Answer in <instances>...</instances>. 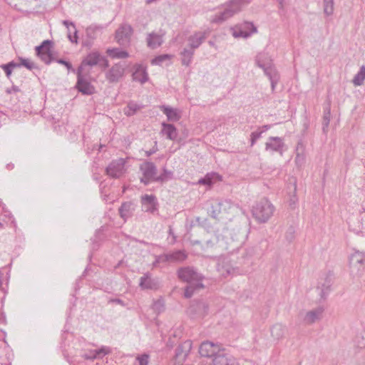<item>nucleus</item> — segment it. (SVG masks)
<instances>
[{
    "instance_id": "1",
    "label": "nucleus",
    "mask_w": 365,
    "mask_h": 365,
    "mask_svg": "<svg viewBox=\"0 0 365 365\" xmlns=\"http://www.w3.org/2000/svg\"><path fill=\"white\" fill-rule=\"evenodd\" d=\"M274 210V205L267 198H263L252 207V213L258 222L265 223L273 215Z\"/></svg>"
},
{
    "instance_id": "2",
    "label": "nucleus",
    "mask_w": 365,
    "mask_h": 365,
    "mask_svg": "<svg viewBox=\"0 0 365 365\" xmlns=\"http://www.w3.org/2000/svg\"><path fill=\"white\" fill-rule=\"evenodd\" d=\"M178 277L183 282L188 284L196 283V287H203L202 281L203 276L193 267H183L178 270Z\"/></svg>"
},
{
    "instance_id": "3",
    "label": "nucleus",
    "mask_w": 365,
    "mask_h": 365,
    "mask_svg": "<svg viewBox=\"0 0 365 365\" xmlns=\"http://www.w3.org/2000/svg\"><path fill=\"white\" fill-rule=\"evenodd\" d=\"M140 170L143 174L140 182L145 185H149L152 182H155V178H158V169L154 163L145 161L140 165Z\"/></svg>"
},
{
    "instance_id": "4",
    "label": "nucleus",
    "mask_w": 365,
    "mask_h": 365,
    "mask_svg": "<svg viewBox=\"0 0 365 365\" xmlns=\"http://www.w3.org/2000/svg\"><path fill=\"white\" fill-rule=\"evenodd\" d=\"M125 159L122 158L112 160L106 168V175L112 178H120L125 173Z\"/></svg>"
},
{
    "instance_id": "5",
    "label": "nucleus",
    "mask_w": 365,
    "mask_h": 365,
    "mask_svg": "<svg viewBox=\"0 0 365 365\" xmlns=\"http://www.w3.org/2000/svg\"><path fill=\"white\" fill-rule=\"evenodd\" d=\"M265 150L271 153H277L281 156L287 150L284 138L280 137H269L265 143Z\"/></svg>"
},
{
    "instance_id": "6",
    "label": "nucleus",
    "mask_w": 365,
    "mask_h": 365,
    "mask_svg": "<svg viewBox=\"0 0 365 365\" xmlns=\"http://www.w3.org/2000/svg\"><path fill=\"white\" fill-rule=\"evenodd\" d=\"M133 28L128 24H123L115 31V38L120 46H125L130 44Z\"/></svg>"
},
{
    "instance_id": "7",
    "label": "nucleus",
    "mask_w": 365,
    "mask_h": 365,
    "mask_svg": "<svg viewBox=\"0 0 365 365\" xmlns=\"http://www.w3.org/2000/svg\"><path fill=\"white\" fill-rule=\"evenodd\" d=\"M365 253L356 252L350 257L349 263L351 272L354 276L359 277L364 272V261Z\"/></svg>"
},
{
    "instance_id": "8",
    "label": "nucleus",
    "mask_w": 365,
    "mask_h": 365,
    "mask_svg": "<svg viewBox=\"0 0 365 365\" xmlns=\"http://www.w3.org/2000/svg\"><path fill=\"white\" fill-rule=\"evenodd\" d=\"M77 83L76 85L78 91L83 95H92L95 92V88L88 81L82 74V66H79L76 71Z\"/></svg>"
},
{
    "instance_id": "9",
    "label": "nucleus",
    "mask_w": 365,
    "mask_h": 365,
    "mask_svg": "<svg viewBox=\"0 0 365 365\" xmlns=\"http://www.w3.org/2000/svg\"><path fill=\"white\" fill-rule=\"evenodd\" d=\"M51 44V41L45 40L41 43V45L36 46L35 48L36 55L46 64H49L51 61H54V58L50 51Z\"/></svg>"
},
{
    "instance_id": "10",
    "label": "nucleus",
    "mask_w": 365,
    "mask_h": 365,
    "mask_svg": "<svg viewBox=\"0 0 365 365\" xmlns=\"http://www.w3.org/2000/svg\"><path fill=\"white\" fill-rule=\"evenodd\" d=\"M231 206L230 201L215 200L211 202L208 212L212 217L216 219L221 213L227 212L231 208Z\"/></svg>"
},
{
    "instance_id": "11",
    "label": "nucleus",
    "mask_w": 365,
    "mask_h": 365,
    "mask_svg": "<svg viewBox=\"0 0 365 365\" xmlns=\"http://www.w3.org/2000/svg\"><path fill=\"white\" fill-rule=\"evenodd\" d=\"M334 282V274L328 272L323 274L319 279L317 289H320V296L325 298L330 291V287Z\"/></svg>"
},
{
    "instance_id": "12",
    "label": "nucleus",
    "mask_w": 365,
    "mask_h": 365,
    "mask_svg": "<svg viewBox=\"0 0 365 365\" xmlns=\"http://www.w3.org/2000/svg\"><path fill=\"white\" fill-rule=\"evenodd\" d=\"M208 306L204 301H194L187 308V313L192 318L202 317L207 314Z\"/></svg>"
},
{
    "instance_id": "13",
    "label": "nucleus",
    "mask_w": 365,
    "mask_h": 365,
    "mask_svg": "<svg viewBox=\"0 0 365 365\" xmlns=\"http://www.w3.org/2000/svg\"><path fill=\"white\" fill-rule=\"evenodd\" d=\"M238 13L237 11L230 3L226 4V7L222 11L215 14L211 19L210 21L213 24H220L225 21L230 17L233 16L235 14Z\"/></svg>"
},
{
    "instance_id": "14",
    "label": "nucleus",
    "mask_w": 365,
    "mask_h": 365,
    "mask_svg": "<svg viewBox=\"0 0 365 365\" xmlns=\"http://www.w3.org/2000/svg\"><path fill=\"white\" fill-rule=\"evenodd\" d=\"M219 345L211 341H204L199 347V353L201 356L213 359L220 351Z\"/></svg>"
},
{
    "instance_id": "15",
    "label": "nucleus",
    "mask_w": 365,
    "mask_h": 365,
    "mask_svg": "<svg viewBox=\"0 0 365 365\" xmlns=\"http://www.w3.org/2000/svg\"><path fill=\"white\" fill-rule=\"evenodd\" d=\"M210 34V31L209 29L194 33L187 38L189 47L193 50L199 48L202 42L208 37Z\"/></svg>"
},
{
    "instance_id": "16",
    "label": "nucleus",
    "mask_w": 365,
    "mask_h": 365,
    "mask_svg": "<svg viewBox=\"0 0 365 365\" xmlns=\"http://www.w3.org/2000/svg\"><path fill=\"white\" fill-rule=\"evenodd\" d=\"M212 365H238L236 359L227 354L225 349L220 351L212 359Z\"/></svg>"
},
{
    "instance_id": "17",
    "label": "nucleus",
    "mask_w": 365,
    "mask_h": 365,
    "mask_svg": "<svg viewBox=\"0 0 365 365\" xmlns=\"http://www.w3.org/2000/svg\"><path fill=\"white\" fill-rule=\"evenodd\" d=\"M139 286L142 289L155 290L160 287V282L157 278H153L149 272L140 278Z\"/></svg>"
},
{
    "instance_id": "18",
    "label": "nucleus",
    "mask_w": 365,
    "mask_h": 365,
    "mask_svg": "<svg viewBox=\"0 0 365 365\" xmlns=\"http://www.w3.org/2000/svg\"><path fill=\"white\" fill-rule=\"evenodd\" d=\"M256 63L264 71V74L276 71L272 60L266 53L258 54L256 57Z\"/></svg>"
},
{
    "instance_id": "19",
    "label": "nucleus",
    "mask_w": 365,
    "mask_h": 365,
    "mask_svg": "<svg viewBox=\"0 0 365 365\" xmlns=\"http://www.w3.org/2000/svg\"><path fill=\"white\" fill-rule=\"evenodd\" d=\"M125 69L120 63L114 64L106 73V78L109 83L118 82L123 76Z\"/></svg>"
},
{
    "instance_id": "20",
    "label": "nucleus",
    "mask_w": 365,
    "mask_h": 365,
    "mask_svg": "<svg viewBox=\"0 0 365 365\" xmlns=\"http://www.w3.org/2000/svg\"><path fill=\"white\" fill-rule=\"evenodd\" d=\"M142 210L145 212L155 213L158 211V202L155 195H145L141 197Z\"/></svg>"
},
{
    "instance_id": "21",
    "label": "nucleus",
    "mask_w": 365,
    "mask_h": 365,
    "mask_svg": "<svg viewBox=\"0 0 365 365\" xmlns=\"http://www.w3.org/2000/svg\"><path fill=\"white\" fill-rule=\"evenodd\" d=\"M159 108L167 116L168 121L177 122L181 118V112L177 108H173L165 105H162Z\"/></svg>"
},
{
    "instance_id": "22",
    "label": "nucleus",
    "mask_w": 365,
    "mask_h": 365,
    "mask_svg": "<svg viewBox=\"0 0 365 365\" xmlns=\"http://www.w3.org/2000/svg\"><path fill=\"white\" fill-rule=\"evenodd\" d=\"M110 347L103 346L98 349L88 351L84 354V358L90 360L102 359L104 356L110 354Z\"/></svg>"
},
{
    "instance_id": "23",
    "label": "nucleus",
    "mask_w": 365,
    "mask_h": 365,
    "mask_svg": "<svg viewBox=\"0 0 365 365\" xmlns=\"http://www.w3.org/2000/svg\"><path fill=\"white\" fill-rule=\"evenodd\" d=\"M133 79L135 81H138L140 83H145L148 80V73L145 68L140 64H136L134 66V71L133 73Z\"/></svg>"
},
{
    "instance_id": "24",
    "label": "nucleus",
    "mask_w": 365,
    "mask_h": 365,
    "mask_svg": "<svg viewBox=\"0 0 365 365\" xmlns=\"http://www.w3.org/2000/svg\"><path fill=\"white\" fill-rule=\"evenodd\" d=\"M146 43L148 48L151 49L157 48L163 43V35L155 32L149 33L147 35Z\"/></svg>"
},
{
    "instance_id": "25",
    "label": "nucleus",
    "mask_w": 365,
    "mask_h": 365,
    "mask_svg": "<svg viewBox=\"0 0 365 365\" xmlns=\"http://www.w3.org/2000/svg\"><path fill=\"white\" fill-rule=\"evenodd\" d=\"M135 210V205L131 202H123L118 209L119 215L121 218L126 221L133 216Z\"/></svg>"
},
{
    "instance_id": "26",
    "label": "nucleus",
    "mask_w": 365,
    "mask_h": 365,
    "mask_svg": "<svg viewBox=\"0 0 365 365\" xmlns=\"http://www.w3.org/2000/svg\"><path fill=\"white\" fill-rule=\"evenodd\" d=\"M161 125V133L165 135L168 140H175L178 138V133L173 124L163 122Z\"/></svg>"
},
{
    "instance_id": "27",
    "label": "nucleus",
    "mask_w": 365,
    "mask_h": 365,
    "mask_svg": "<svg viewBox=\"0 0 365 365\" xmlns=\"http://www.w3.org/2000/svg\"><path fill=\"white\" fill-rule=\"evenodd\" d=\"M103 26L101 25H91L87 27L86 30V36L90 41H86L83 45L86 46H91L92 44L91 41L97 38V32L103 29Z\"/></svg>"
},
{
    "instance_id": "28",
    "label": "nucleus",
    "mask_w": 365,
    "mask_h": 365,
    "mask_svg": "<svg viewBox=\"0 0 365 365\" xmlns=\"http://www.w3.org/2000/svg\"><path fill=\"white\" fill-rule=\"evenodd\" d=\"M101 61V55L98 51L91 52L82 61L81 65L94 66L98 64Z\"/></svg>"
},
{
    "instance_id": "29",
    "label": "nucleus",
    "mask_w": 365,
    "mask_h": 365,
    "mask_svg": "<svg viewBox=\"0 0 365 365\" xmlns=\"http://www.w3.org/2000/svg\"><path fill=\"white\" fill-rule=\"evenodd\" d=\"M63 24L68 29V38L71 42L78 43V31L73 22L68 20L63 21Z\"/></svg>"
},
{
    "instance_id": "30",
    "label": "nucleus",
    "mask_w": 365,
    "mask_h": 365,
    "mask_svg": "<svg viewBox=\"0 0 365 365\" xmlns=\"http://www.w3.org/2000/svg\"><path fill=\"white\" fill-rule=\"evenodd\" d=\"M322 312L323 309L321 307L308 312L304 318V322L307 324H312L314 323L320 319Z\"/></svg>"
},
{
    "instance_id": "31",
    "label": "nucleus",
    "mask_w": 365,
    "mask_h": 365,
    "mask_svg": "<svg viewBox=\"0 0 365 365\" xmlns=\"http://www.w3.org/2000/svg\"><path fill=\"white\" fill-rule=\"evenodd\" d=\"M194 53L195 50L192 49L191 48H184L180 53L181 56L182 64L186 66H190L192 62Z\"/></svg>"
},
{
    "instance_id": "32",
    "label": "nucleus",
    "mask_w": 365,
    "mask_h": 365,
    "mask_svg": "<svg viewBox=\"0 0 365 365\" xmlns=\"http://www.w3.org/2000/svg\"><path fill=\"white\" fill-rule=\"evenodd\" d=\"M287 331L286 327L282 324H275L271 328V335L275 340L282 339Z\"/></svg>"
},
{
    "instance_id": "33",
    "label": "nucleus",
    "mask_w": 365,
    "mask_h": 365,
    "mask_svg": "<svg viewBox=\"0 0 365 365\" xmlns=\"http://www.w3.org/2000/svg\"><path fill=\"white\" fill-rule=\"evenodd\" d=\"M170 262H182L185 261L187 255L184 250H176L168 253Z\"/></svg>"
},
{
    "instance_id": "34",
    "label": "nucleus",
    "mask_w": 365,
    "mask_h": 365,
    "mask_svg": "<svg viewBox=\"0 0 365 365\" xmlns=\"http://www.w3.org/2000/svg\"><path fill=\"white\" fill-rule=\"evenodd\" d=\"M191 348V341H185L183 344L179 345L175 349V357H185Z\"/></svg>"
},
{
    "instance_id": "35",
    "label": "nucleus",
    "mask_w": 365,
    "mask_h": 365,
    "mask_svg": "<svg viewBox=\"0 0 365 365\" xmlns=\"http://www.w3.org/2000/svg\"><path fill=\"white\" fill-rule=\"evenodd\" d=\"M107 54L113 58H125L129 56V53L119 48H108L106 51Z\"/></svg>"
},
{
    "instance_id": "36",
    "label": "nucleus",
    "mask_w": 365,
    "mask_h": 365,
    "mask_svg": "<svg viewBox=\"0 0 365 365\" xmlns=\"http://www.w3.org/2000/svg\"><path fill=\"white\" fill-rule=\"evenodd\" d=\"M143 108V105L138 104L134 101H130L127 106L124 108V113L127 116H132Z\"/></svg>"
},
{
    "instance_id": "37",
    "label": "nucleus",
    "mask_w": 365,
    "mask_h": 365,
    "mask_svg": "<svg viewBox=\"0 0 365 365\" xmlns=\"http://www.w3.org/2000/svg\"><path fill=\"white\" fill-rule=\"evenodd\" d=\"M173 177V172L168 170L165 167L163 168V172L158 178H155V182L163 183L171 180Z\"/></svg>"
},
{
    "instance_id": "38",
    "label": "nucleus",
    "mask_w": 365,
    "mask_h": 365,
    "mask_svg": "<svg viewBox=\"0 0 365 365\" xmlns=\"http://www.w3.org/2000/svg\"><path fill=\"white\" fill-rule=\"evenodd\" d=\"M219 175L217 173H207L204 178H200L197 183L200 185H212L214 182L215 179L219 178Z\"/></svg>"
},
{
    "instance_id": "39",
    "label": "nucleus",
    "mask_w": 365,
    "mask_h": 365,
    "mask_svg": "<svg viewBox=\"0 0 365 365\" xmlns=\"http://www.w3.org/2000/svg\"><path fill=\"white\" fill-rule=\"evenodd\" d=\"M232 34L235 38H246L251 35L249 31L243 30L240 26H235L232 29Z\"/></svg>"
},
{
    "instance_id": "40",
    "label": "nucleus",
    "mask_w": 365,
    "mask_h": 365,
    "mask_svg": "<svg viewBox=\"0 0 365 365\" xmlns=\"http://www.w3.org/2000/svg\"><path fill=\"white\" fill-rule=\"evenodd\" d=\"M365 79V66H362L359 72L355 75L352 80L354 86H359L363 84Z\"/></svg>"
},
{
    "instance_id": "41",
    "label": "nucleus",
    "mask_w": 365,
    "mask_h": 365,
    "mask_svg": "<svg viewBox=\"0 0 365 365\" xmlns=\"http://www.w3.org/2000/svg\"><path fill=\"white\" fill-rule=\"evenodd\" d=\"M331 118V109L329 106L326 108L324 111V115H323V122H322V130L325 133L327 131L329 122Z\"/></svg>"
},
{
    "instance_id": "42",
    "label": "nucleus",
    "mask_w": 365,
    "mask_h": 365,
    "mask_svg": "<svg viewBox=\"0 0 365 365\" xmlns=\"http://www.w3.org/2000/svg\"><path fill=\"white\" fill-rule=\"evenodd\" d=\"M324 13L329 16L334 12V0H323Z\"/></svg>"
},
{
    "instance_id": "43",
    "label": "nucleus",
    "mask_w": 365,
    "mask_h": 365,
    "mask_svg": "<svg viewBox=\"0 0 365 365\" xmlns=\"http://www.w3.org/2000/svg\"><path fill=\"white\" fill-rule=\"evenodd\" d=\"M265 75L269 78L270 83H271L272 90V91H274L275 86L279 80V73L276 70L271 73H268L267 74H265Z\"/></svg>"
},
{
    "instance_id": "44",
    "label": "nucleus",
    "mask_w": 365,
    "mask_h": 365,
    "mask_svg": "<svg viewBox=\"0 0 365 365\" xmlns=\"http://www.w3.org/2000/svg\"><path fill=\"white\" fill-rule=\"evenodd\" d=\"M18 60L19 61H21V66H24L25 68H26L27 69H29L30 71H31L33 69L38 68V66H36V64L34 63V62H32L29 58H24L23 57H19Z\"/></svg>"
},
{
    "instance_id": "45",
    "label": "nucleus",
    "mask_w": 365,
    "mask_h": 365,
    "mask_svg": "<svg viewBox=\"0 0 365 365\" xmlns=\"http://www.w3.org/2000/svg\"><path fill=\"white\" fill-rule=\"evenodd\" d=\"M217 270L224 277H227L230 275L233 272V269H231L228 265L224 264H218Z\"/></svg>"
},
{
    "instance_id": "46",
    "label": "nucleus",
    "mask_w": 365,
    "mask_h": 365,
    "mask_svg": "<svg viewBox=\"0 0 365 365\" xmlns=\"http://www.w3.org/2000/svg\"><path fill=\"white\" fill-rule=\"evenodd\" d=\"M202 287H196V283L189 284L185 288L184 296L185 298H190L195 289H201Z\"/></svg>"
},
{
    "instance_id": "47",
    "label": "nucleus",
    "mask_w": 365,
    "mask_h": 365,
    "mask_svg": "<svg viewBox=\"0 0 365 365\" xmlns=\"http://www.w3.org/2000/svg\"><path fill=\"white\" fill-rule=\"evenodd\" d=\"M251 0H230V3L232 5V6L240 12L242 9V7L246 4H248Z\"/></svg>"
},
{
    "instance_id": "48",
    "label": "nucleus",
    "mask_w": 365,
    "mask_h": 365,
    "mask_svg": "<svg viewBox=\"0 0 365 365\" xmlns=\"http://www.w3.org/2000/svg\"><path fill=\"white\" fill-rule=\"evenodd\" d=\"M300 147H301V150L302 152L303 151L302 145L301 143H299L297 147V150H296L297 153H296V158H295V162H296L297 165H302L304 161V157L303 154H302L299 152Z\"/></svg>"
},
{
    "instance_id": "49",
    "label": "nucleus",
    "mask_w": 365,
    "mask_h": 365,
    "mask_svg": "<svg viewBox=\"0 0 365 365\" xmlns=\"http://www.w3.org/2000/svg\"><path fill=\"white\" fill-rule=\"evenodd\" d=\"M170 58V56L168 54H162L155 56L151 61L153 65H161L163 62Z\"/></svg>"
},
{
    "instance_id": "50",
    "label": "nucleus",
    "mask_w": 365,
    "mask_h": 365,
    "mask_svg": "<svg viewBox=\"0 0 365 365\" xmlns=\"http://www.w3.org/2000/svg\"><path fill=\"white\" fill-rule=\"evenodd\" d=\"M264 133V130H256L252 132L250 134V145L253 146L256 141L261 138L262 134Z\"/></svg>"
},
{
    "instance_id": "51",
    "label": "nucleus",
    "mask_w": 365,
    "mask_h": 365,
    "mask_svg": "<svg viewBox=\"0 0 365 365\" xmlns=\"http://www.w3.org/2000/svg\"><path fill=\"white\" fill-rule=\"evenodd\" d=\"M296 190H297V186L294 184L293 185V192L294 194L290 196V198L289 200V206L292 209H294L296 207L297 203L298 202V198L296 195Z\"/></svg>"
},
{
    "instance_id": "52",
    "label": "nucleus",
    "mask_w": 365,
    "mask_h": 365,
    "mask_svg": "<svg viewBox=\"0 0 365 365\" xmlns=\"http://www.w3.org/2000/svg\"><path fill=\"white\" fill-rule=\"evenodd\" d=\"M240 26L243 28V30L250 31L251 34L257 32V28L252 22L245 21Z\"/></svg>"
},
{
    "instance_id": "53",
    "label": "nucleus",
    "mask_w": 365,
    "mask_h": 365,
    "mask_svg": "<svg viewBox=\"0 0 365 365\" xmlns=\"http://www.w3.org/2000/svg\"><path fill=\"white\" fill-rule=\"evenodd\" d=\"M56 61L59 64L65 66L68 71H72L73 73L76 72V70L73 68L72 64L69 61L62 58H58L56 60Z\"/></svg>"
},
{
    "instance_id": "54",
    "label": "nucleus",
    "mask_w": 365,
    "mask_h": 365,
    "mask_svg": "<svg viewBox=\"0 0 365 365\" xmlns=\"http://www.w3.org/2000/svg\"><path fill=\"white\" fill-rule=\"evenodd\" d=\"M137 364L135 365H148V355L143 354L136 358Z\"/></svg>"
},
{
    "instance_id": "55",
    "label": "nucleus",
    "mask_w": 365,
    "mask_h": 365,
    "mask_svg": "<svg viewBox=\"0 0 365 365\" xmlns=\"http://www.w3.org/2000/svg\"><path fill=\"white\" fill-rule=\"evenodd\" d=\"M170 262L168 253L165 255H159L156 257L155 261L154 262V265H156L158 263L161 262Z\"/></svg>"
},
{
    "instance_id": "56",
    "label": "nucleus",
    "mask_w": 365,
    "mask_h": 365,
    "mask_svg": "<svg viewBox=\"0 0 365 365\" xmlns=\"http://www.w3.org/2000/svg\"><path fill=\"white\" fill-rule=\"evenodd\" d=\"M216 242H217V237H212L211 239L205 241L203 247L207 248V249H208L210 247H212L216 244Z\"/></svg>"
},
{
    "instance_id": "57",
    "label": "nucleus",
    "mask_w": 365,
    "mask_h": 365,
    "mask_svg": "<svg viewBox=\"0 0 365 365\" xmlns=\"http://www.w3.org/2000/svg\"><path fill=\"white\" fill-rule=\"evenodd\" d=\"M0 67L4 71L7 78H9L12 73V68L8 65V63L2 64Z\"/></svg>"
},
{
    "instance_id": "58",
    "label": "nucleus",
    "mask_w": 365,
    "mask_h": 365,
    "mask_svg": "<svg viewBox=\"0 0 365 365\" xmlns=\"http://www.w3.org/2000/svg\"><path fill=\"white\" fill-rule=\"evenodd\" d=\"M8 65L12 68L21 67V61L19 63L15 62L14 61L8 63Z\"/></svg>"
},
{
    "instance_id": "59",
    "label": "nucleus",
    "mask_w": 365,
    "mask_h": 365,
    "mask_svg": "<svg viewBox=\"0 0 365 365\" xmlns=\"http://www.w3.org/2000/svg\"><path fill=\"white\" fill-rule=\"evenodd\" d=\"M175 344V340H173L171 337L168 339V341H167L166 346L169 349H172Z\"/></svg>"
},
{
    "instance_id": "60",
    "label": "nucleus",
    "mask_w": 365,
    "mask_h": 365,
    "mask_svg": "<svg viewBox=\"0 0 365 365\" xmlns=\"http://www.w3.org/2000/svg\"><path fill=\"white\" fill-rule=\"evenodd\" d=\"M101 61L102 64L101 66L103 68H108L109 66L108 61L103 56H101Z\"/></svg>"
},
{
    "instance_id": "61",
    "label": "nucleus",
    "mask_w": 365,
    "mask_h": 365,
    "mask_svg": "<svg viewBox=\"0 0 365 365\" xmlns=\"http://www.w3.org/2000/svg\"><path fill=\"white\" fill-rule=\"evenodd\" d=\"M157 150H158L157 148H153L152 149L145 151V156L150 157V155L154 154L157 151Z\"/></svg>"
},
{
    "instance_id": "62",
    "label": "nucleus",
    "mask_w": 365,
    "mask_h": 365,
    "mask_svg": "<svg viewBox=\"0 0 365 365\" xmlns=\"http://www.w3.org/2000/svg\"><path fill=\"white\" fill-rule=\"evenodd\" d=\"M168 234H169L170 236L173 237V240L172 242L174 243L175 242V240H176V236L175 235L173 230L171 226H169Z\"/></svg>"
},
{
    "instance_id": "63",
    "label": "nucleus",
    "mask_w": 365,
    "mask_h": 365,
    "mask_svg": "<svg viewBox=\"0 0 365 365\" xmlns=\"http://www.w3.org/2000/svg\"><path fill=\"white\" fill-rule=\"evenodd\" d=\"M293 233H294V230H293L292 227H290L289 229V231L287 233V238L288 240H291L292 239V237H293V235H292Z\"/></svg>"
},
{
    "instance_id": "64",
    "label": "nucleus",
    "mask_w": 365,
    "mask_h": 365,
    "mask_svg": "<svg viewBox=\"0 0 365 365\" xmlns=\"http://www.w3.org/2000/svg\"><path fill=\"white\" fill-rule=\"evenodd\" d=\"M271 128L270 125H264L262 127L259 128L260 130H264V132L268 130Z\"/></svg>"
}]
</instances>
